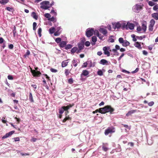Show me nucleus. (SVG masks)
I'll return each instance as SVG.
<instances>
[{"instance_id": "obj_24", "label": "nucleus", "mask_w": 158, "mask_h": 158, "mask_svg": "<svg viewBox=\"0 0 158 158\" xmlns=\"http://www.w3.org/2000/svg\"><path fill=\"white\" fill-rule=\"evenodd\" d=\"M145 23H146V22H145ZM142 28L144 32H145L147 29V26L146 23L145 24V23H142Z\"/></svg>"}, {"instance_id": "obj_28", "label": "nucleus", "mask_w": 158, "mask_h": 158, "mask_svg": "<svg viewBox=\"0 0 158 158\" xmlns=\"http://www.w3.org/2000/svg\"><path fill=\"white\" fill-rule=\"evenodd\" d=\"M67 61V60H64L62 62L61 66L62 67H65L67 65L68 62Z\"/></svg>"}, {"instance_id": "obj_60", "label": "nucleus", "mask_w": 158, "mask_h": 158, "mask_svg": "<svg viewBox=\"0 0 158 158\" xmlns=\"http://www.w3.org/2000/svg\"><path fill=\"white\" fill-rule=\"evenodd\" d=\"M8 79L10 80H12L13 79V77L12 75H9L7 77Z\"/></svg>"}, {"instance_id": "obj_37", "label": "nucleus", "mask_w": 158, "mask_h": 158, "mask_svg": "<svg viewBox=\"0 0 158 158\" xmlns=\"http://www.w3.org/2000/svg\"><path fill=\"white\" fill-rule=\"evenodd\" d=\"M44 16L47 18L48 19V20H49L51 16L50 15L49 13H46L44 14Z\"/></svg>"}, {"instance_id": "obj_3", "label": "nucleus", "mask_w": 158, "mask_h": 158, "mask_svg": "<svg viewBox=\"0 0 158 158\" xmlns=\"http://www.w3.org/2000/svg\"><path fill=\"white\" fill-rule=\"evenodd\" d=\"M41 5L40 8L44 10H48L49 8V2L48 1H45L42 2L40 3Z\"/></svg>"}, {"instance_id": "obj_9", "label": "nucleus", "mask_w": 158, "mask_h": 158, "mask_svg": "<svg viewBox=\"0 0 158 158\" xmlns=\"http://www.w3.org/2000/svg\"><path fill=\"white\" fill-rule=\"evenodd\" d=\"M110 48L109 47H104L103 48V50L104 51V52L105 55H106L107 56H110V53L109 51Z\"/></svg>"}, {"instance_id": "obj_51", "label": "nucleus", "mask_w": 158, "mask_h": 158, "mask_svg": "<svg viewBox=\"0 0 158 158\" xmlns=\"http://www.w3.org/2000/svg\"><path fill=\"white\" fill-rule=\"evenodd\" d=\"M61 28L60 27H57L56 28V31L60 32V33H61L62 30H61Z\"/></svg>"}, {"instance_id": "obj_43", "label": "nucleus", "mask_w": 158, "mask_h": 158, "mask_svg": "<svg viewBox=\"0 0 158 158\" xmlns=\"http://www.w3.org/2000/svg\"><path fill=\"white\" fill-rule=\"evenodd\" d=\"M37 26V23L36 22H34L33 24V30L34 31H35L36 29V26Z\"/></svg>"}, {"instance_id": "obj_62", "label": "nucleus", "mask_w": 158, "mask_h": 158, "mask_svg": "<svg viewBox=\"0 0 158 158\" xmlns=\"http://www.w3.org/2000/svg\"><path fill=\"white\" fill-rule=\"evenodd\" d=\"M114 41V40L113 38H110L108 40V42H109L113 43Z\"/></svg>"}, {"instance_id": "obj_58", "label": "nucleus", "mask_w": 158, "mask_h": 158, "mask_svg": "<svg viewBox=\"0 0 158 158\" xmlns=\"http://www.w3.org/2000/svg\"><path fill=\"white\" fill-rule=\"evenodd\" d=\"M85 44L86 46L88 47L90 45V43L88 41H87L85 43Z\"/></svg>"}, {"instance_id": "obj_54", "label": "nucleus", "mask_w": 158, "mask_h": 158, "mask_svg": "<svg viewBox=\"0 0 158 158\" xmlns=\"http://www.w3.org/2000/svg\"><path fill=\"white\" fill-rule=\"evenodd\" d=\"M2 122L3 123H6L7 121L5 118L4 117H2Z\"/></svg>"}, {"instance_id": "obj_53", "label": "nucleus", "mask_w": 158, "mask_h": 158, "mask_svg": "<svg viewBox=\"0 0 158 158\" xmlns=\"http://www.w3.org/2000/svg\"><path fill=\"white\" fill-rule=\"evenodd\" d=\"M14 139L15 141H19L20 140V139L19 137H15L13 138Z\"/></svg>"}, {"instance_id": "obj_22", "label": "nucleus", "mask_w": 158, "mask_h": 158, "mask_svg": "<svg viewBox=\"0 0 158 158\" xmlns=\"http://www.w3.org/2000/svg\"><path fill=\"white\" fill-rule=\"evenodd\" d=\"M121 27L122 29H123L125 28L126 29L127 28V24L126 23L124 22H122L120 23Z\"/></svg>"}, {"instance_id": "obj_14", "label": "nucleus", "mask_w": 158, "mask_h": 158, "mask_svg": "<svg viewBox=\"0 0 158 158\" xmlns=\"http://www.w3.org/2000/svg\"><path fill=\"white\" fill-rule=\"evenodd\" d=\"M113 25L114 30L116 28L119 29L121 27L120 23L119 22L113 24Z\"/></svg>"}, {"instance_id": "obj_45", "label": "nucleus", "mask_w": 158, "mask_h": 158, "mask_svg": "<svg viewBox=\"0 0 158 158\" xmlns=\"http://www.w3.org/2000/svg\"><path fill=\"white\" fill-rule=\"evenodd\" d=\"M16 27H14V29L13 31V36L14 37H15L16 36Z\"/></svg>"}, {"instance_id": "obj_48", "label": "nucleus", "mask_w": 158, "mask_h": 158, "mask_svg": "<svg viewBox=\"0 0 158 158\" xmlns=\"http://www.w3.org/2000/svg\"><path fill=\"white\" fill-rule=\"evenodd\" d=\"M97 36L101 40H103V38L104 37V36L103 35H102L101 34L99 33V35H97Z\"/></svg>"}, {"instance_id": "obj_55", "label": "nucleus", "mask_w": 158, "mask_h": 158, "mask_svg": "<svg viewBox=\"0 0 158 158\" xmlns=\"http://www.w3.org/2000/svg\"><path fill=\"white\" fill-rule=\"evenodd\" d=\"M50 71L51 72L53 73H56L57 72V70L53 68L50 69Z\"/></svg>"}, {"instance_id": "obj_30", "label": "nucleus", "mask_w": 158, "mask_h": 158, "mask_svg": "<svg viewBox=\"0 0 158 158\" xmlns=\"http://www.w3.org/2000/svg\"><path fill=\"white\" fill-rule=\"evenodd\" d=\"M97 74L100 76H102L103 75V73L101 69H98L97 71Z\"/></svg>"}, {"instance_id": "obj_64", "label": "nucleus", "mask_w": 158, "mask_h": 158, "mask_svg": "<svg viewBox=\"0 0 158 158\" xmlns=\"http://www.w3.org/2000/svg\"><path fill=\"white\" fill-rule=\"evenodd\" d=\"M60 33V32H58L57 31H56L54 33V35L55 36H57L59 35Z\"/></svg>"}, {"instance_id": "obj_5", "label": "nucleus", "mask_w": 158, "mask_h": 158, "mask_svg": "<svg viewBox=\"0 0 158 158\" xmlns=\"http://www.w3.org/2000/svg\"><path fill=\"white\" fill-rule=\"evenodd\" d=\"M118 41L120 44H122L123 47H127L130 44V43L126 40H123V38L120 37L118 39Z\"/></svg>"}, {"instance_id": "obj_33", "label": "nucleus", "mask_w": 158, "mask_h": 158, "mask_svg": "<svg viewBox=\"0 0 158 158\" xmlns=\"http://www.w3.org/2000/svg\"><path fill=\"white\" fill-rule=\"evenodd\" d=\"M120 47L118 45H116L115 46V48L112 49V51L116 52V50H119L120 49Z\"/></svg>"}, {"instance_id": "obj_27", "label": "nucleus", "mask_w": 158, "mask_h": 158, "mask_svg": "<svg viewBox=\"0 0 158 158\" xmlns=\"http://www.w3.org/2000/svg\"><path fill=\"white\" fill-rule=\"evenodd\" d=\"M31 16L35 19L37 20L38 19V16L36 15V13L34 12H33L31 14Z\"/></svg>"}, {"instance_id": "obj_49", "label": "nucleus", "mask_w": 158, "mask_h": 158, "mask_svg": "<svg viewBox=\"0 0 158 158\" xmlns=\"http://www.w3.org/2000/svg\"><path fill=\"white\" fill-rule=\"evenodd\" d=\"M157 9H158V4L155 5L153 7V10H154L156 11Z\"/></svg>"}, {"instance_id": "obj_50", "label": "nucleus", "mask_w": 158, "mask_h": 158, "mask_svg": "<svg viewBox=\"0 0 158 158\" xmlns=\"http://www.w3.org/2000/svg\"><path fill=\"white\" fill-rule=\"evenodd\" d=\"M154 26L149 25L148 27V30L149 31H152L153 30Z\"/></svg>"}, {"instance_id": "obj_19", "label": "nucleus", "mask_w": 158, "mask_h": 158, "mask_svg": "<svg viewBox=\"0 0 158 158\" xmlns=\"http://www.w3.org/2000/svg\"><path fill=\"white\" fill-rule=\"evenodd\" d=\"M92 41L93 42V43H91L92 45H94L95 44V43L97 41V38L95 36H93L92 38Z\"/></svg>"}, {"instance_id": "obj_16", "label": "nucleus", "mask_w": 158, "mask_h": 158, "mask_svg": "<svg viewBox=\"0 0 158 158\" xmlns=\"http://www.w3.org/2000/svg\"><path fill=\"white\" fill-rule=\"evenodd\" d=\"M99 31L100 32L102 33L104 35H106L107 33V30L104 28H100L99 29Z\"/></svg>"}, {"instance_id": "obj_31", "label": "nucleus", "mask_w": 158, "mask_h": 158, "mask_svg": "<svg viewBox=\"0 0 158 158\" xmlns=\"http://www.w3.org/2000/svg\"><path fill=\"white\" fill-rule=\"evenodd\" d=\"M6 9L9 11L12 12H13L14 10V9L12 7H6Z\"/></svg>"}, {"instance_id": "obj_2", "label": "nucleus", "mask_w": 158, "mask_h": 158, "mask_svg": "<svg viewBox=\"0 0 158 158\" xmlns=\"http://www.w3.org/2000/svg\"><path fill=\"white\" fill-rule=\"evenodd\" d=\"M99 113L104 114L107 112H110V114H112L114 111V109L110 106H106L103 108H99Z\"/></svg>"}, {"instance_id": "obj_52", "label": "nucleus", "mask_w": 158, "mask_h": 158, "mask_svg": "<svg viewBox=\"0 0 158 158\" xmlns=\"http://www.w3.org/2000/svg\"><path fill=\"white\" fill-rule=\"evenodd\" d=\"M68 82L70 84H72L73 82V78H70L68 80Z\"/></svg>"}, {"instance_id": "obj_36", "label": "nucleus", "mask_w": 158, "mask_h": 158, "mask_svg": "<svg viewBox=\"0 0 158 158\" xmlns=\"http://www.w3.org/2000/svg\"><path fill=\"white\" fill-rule=\"evenodd\" d=\"M72 62L74 67H76L77 66V60H76L74 59L72 61Z\"/></svg>"}, {"instance_id": "obj_61", "label": "nucleus", "mask_w": 158, "mask_h": 158, "mask_svg": "<svg viewBox=\"0 0 158 158\" xmlns=\"http://www.w3.org/2000/svg\"><path fill=\"white\" fill-rule=\"evenodd\" d=\"M8 48L10 49H12L13 48L14 45L13 44H9L8 46Z\"/></svg>"}, {"instance_id": "obj_4", "label": "nucleus", "mask_w": 158, "mask_h": 158, "mask_svg": "<svg viewBox=\"0 0 158 158\" xmlns=\"http://www.w3.org/2000/svg\"><path fill=\"white\" fill-rule=\"evenodd\" d=\"M142 5L137 4L133 7L132 10L135 12L138 13L142 9Z\"/></svg>"}, {"instance_id": "obj_46", "label": "nucleus", "mask_w": 158, "mask_h": 158, "mask_svg": "<svg viewBox=\"0 0 158 158\" xmlns=\"http://www.w3.org/2000/svg\"><path fill=\"white\" fill-rule=\"evenodd\" d=\"M148 5L151 6H153L155 5V3L153 2L150 1L148 2Z\"/></svg>"}, {"instance_id": "obj_39", "label": "nucleus", "mask_w": 158, "mask_h": 158, "mask_svg": "<svg viewBox=\"0 0 158 158\" xmlns=\"http://www.w3.org/2000/svg\"><path fill=\"white\" fill-rule=\"evenodd\" d=\"M145 37V35H143L140 36H136V38L139 40H142Z\"/></svg>"}, {"instance_id": "obj_6", "label": "nucleus", "mask_w": 158, "mask_h": 158, "mask_svg": "<svg viewBox=\"0 0 158 158\" xmlns=\"http://www.w3.org/2000/svg\"><path fill=\"white\" fill-rule=\"evenodd\" d=\"M35 70H31V72L32 74V75L34 77H39L40 76V75L41 74V72L38 71L39 69L37 67L35 68Z\"/></svg>"}, {"instance_id": "obj_34", "label": "nucleus", "mask_w": 158, "mask_h": 158, "mask_svg": "<svg viewBox=\"0 0 158 158\" xmlns=\"http://www.w3.org/2000/svg\"><path fill=\"white\" fill-rule=\"evenodd\" d=\"M150 24L149 25L154 26L155 24V20L154 19H152L150 20Z\"/></svg>"}, {"instance_id": "obj_21", "label": "nucleus", "mask_w": 158, "mask_h": 158, "mask_svg": "<svg viewBox=\"0 0 158 158\" xmlns=\"http://www.w3.org/2000/svg\"><path fill=\"white\" fill-rule=\"evenodd\" d=\"M77 50V47H74L71 50V54H73Z\"/></svg>"}, {"instance_id": "obj_8", "label": "nucleus", "mask_w": 158, "mask_h": 158, "mask_svg": "<svg viewBox=\"0 0 158 158\" xmlns=\"http://www.w3.org/2000/svg\"><path fill=\"white\" fill-rule=\"evenodd\" d=\"M114 128H108L105 131V134L106 135L109 134H112L115 132Z\"/></svg>"}, {"instance_id": "obj_41", "label": "nucleus", "mask_w": 158, "mask_h": 158, "mask_svg": "<svg viewBox=\"0 0 158 158\" xmlns=\"http://www.w3.org/2000/svg\"><path fill=\"white\" fill-rule=\"evenodd\" d=\"M93 33L94 35H96L97 36V35H98L99 33L98 30L97 29L94 30Z\"/></svg>"}, {"instance_id": "obj_11", "label": "nucleus", "mask_w": 158, "mask_h": 158, "mask_svg": "<svg viewBox=\"0 0 158 158\" xmlns=\"http://www.w3.org/2000/svg\"><path fill=\"white\" fill-rule=\"evenodd\" d=\"M134 25L132 23H130L129 22H127V28L126 29L128 28L130 30H133L134 28Z\"/></svg>"}, {"instance_id": "obj_1", "label": "nucleus", "mask_w": 158, "mask_h": 158, "mask_svg": "<svg viewBox=\"0 0 158 158\" xmlns=\"http://www.w3.org/2000/svg\"><path fill=\"white\" fill-rule=\"evenodd\" d=\"M72 106L73 105L70 104L66 106H62L59 109V113L60 114H61L64 113V111H65V113L66 116L65 118L63 120V123L65 122L67 120H70L71 119V118L69 116H67V115L69 113V111L68 110L70 108L72 107Z\"/></svg>"}, {"instance_id": "obj_15", "label": "nucleus", "mask_w": 158, "mask_h": 158, "mask_svg": "<svg viewBox=\"0 0 158 158\" xmlns=\"http://www.w3.org/2000/svg\"><path fill=\"white\" fill-rule=\"evenodd\" d=\"M89 74V72L87 70H83V71H82V72L81 74V78L83 76H86L88 75Z\"/></svg>"}, {"instance_id": "obj_40", "label": "nucleus", "mask_w": 158, "mask_h": 158, "mask_svg": "<svg viewBox=\"0 0 158 158\" xmlns=\"http://www.w3.org/2000/svg\"><path fill=\"white\" fill-rule=\"evenodd\" d=\"M30 54V52L29 50H27V52L24 55V56L25 57H26L27 56H29Z\"/></svg>"}, {"instance_id": "obj_59", "label": "nucleus", "mask_w": 158, "mask_h": 158, "mask_svg": "<svg viewBox=\"0 0 158 158\" xmlns=\"http://www.w3.org/2000/svg\"><path fill=\"white\" fill-rule=\"evenodd\" d=\"M122 125H123L124 127H125L126 128L128 129L129 130L130 129V128H131L130 127H129L128 125H126V124H122Z\"/></svg>"}, {"instance_id": "obj_35", "label": "nucleus", "mask_w": 158, "mask_h": 158, "mask_svg": "<svg viewBox=\"0 0 158 158\" xmlns=\"http://www.w3.org/2000/svg\"><path fill=\"white\" fill-rule=\"evenodd\" d=\"M61 39L60 38H57L55 40V41L57 43H60L62 41Z\"/></svg>"}, {"instance_id": "obj_29", "label": "nucleus", "mask_w": 158, "mask_h": 158, "mask_svg": "<svg viewBox=\"0 0 158 158\" xmlns=\"http://www.w3.org/2000/svg\"><path fill=\"white\" fill-rule=\"evenodd\" d=\"M29 99L30 101L31 102H33L34 101L32 97V94L31 92H30L29 93Z\"/></svg>"}, {"instance_id": "obj_47", "label": "nucleus", "mask_w": 158, "mask_h": 158, "mask_svg": "<svg viewBox=\"0 0 158 158\" xmlns=\"http://www.w3.org/2000/svg\"><path fill=\"white\" fill-rule=\"evenodd\" d=\"M102 149L105 152H106L108 150V148L105 147L104 146H103L102 147Z\"/></svg>"}, {"instance_id": "obj_17", "label": "nucleus", "mask_w": 158, "mask_h": 158, "mask_svg": "<svg viewBox=\"0 0 158 158\" xmlns=\"http://www.w3.org/2000/svg\"><path fill=\"white\" fill-rule=\"evenodd\" d=\"M134 45L135 47L139 49H141L142 48L140 42H135V43Z\"/></svg>"}, {"instance_id": "obj_38", "label": "nucleus", "mask_w": 158, "mask_h": 158, "mask_svg": "<svg viewBox=\"0 0 158 158\" xmlns=\"http://www.w3.org/2000/svg\"><path fill=\"white\" fill-rule=\"evenodd\" d=\"M135 35L132 34L131 35V37L132 38V40L134 42H136L137 40V38H135Z\"/></svg>"}, {"instance_id": "obj_57", "label": "nucleus", "mask_w": 158, "mask_h": 158, "mask_svg": "<svg viewBox=\"0 0 158 158\" xmlns=\"http://www.w3.org/2000/svg\"><path fill=\"white\" fill-rule=\"evenodd\" d=\"M69 71L68 69H65V75L66 76H67L69 75Z\"/></svg>"}, {"instance_id": "obj_7", "label": "nucleus", "mask_w": 158, "mask_h": 158, "mask_svg": "<svg viewBox=\"0 0 158 158\" xmlns=\"http://www.w3.org/2000/svg\"><path fill=\"white\" fill-rule=\"evenodd\" d=\"M94 31V29L93 28H88L87 29L86 31V35L88 37H89L92 36Z\"/></svg>"}, {"instance_id": "obj_10", "label": "nucleus", "mask_w": 158, "mask_h": 158, "mask_svg": "<svg viewBox=\"0 0 158 158\" xmlns=\"http://www.w3.org/2000/svg\"><path fill=\"white\" fill-rule=\"evenodd\" d=\"M15 131H12L6 133L4 135L2 138V139H5L10 137L13 134L15 133Z\"/></svg>"}, {"instance_id": "obj_63", "label": "nucleus", "mask_w": 158, "mask_h": 158, "mask_svg": "<svg viewBox=\"0 0 158 158\" xmlns=\"http://www.w3.org/2000/svg\"><path fill=\"white\" fill-rule=\"evenodd\" d=\"M37 140V139L34 137H32L31 139V142H35Z\"/></svg>"}, {"instance_id": "obj_18", "label": "nucleus", "mask_w": 158, "mask_h": 158, "mask_svg": "<svg viewBox=\"0 0 158 158\" xmlns=\"http://www.w3.org/2000/svg\"><path fill=\"white\" fill-rule=\"evenodd\" d=\"M66 44V41H62L59 44V46L60 48H64L65 47Z\"/></svg>"}, {"instance_id": "obj_23", "label": "nucleus", "mask_w": 158, "mask_h": 158, "mask_svg": "<svg viewBox=\"0 0 158 158\" xmlns=\"http://www.w3.org/2000/svg\"><path fill=\"white\" fill-rule=\"evenodd\" d=\"M9 0H0V3L1 4L4 5L9 2Z\"/></svg>"}, {"instance_id": "obj_42", "label": "nucleus", "mask_w": 158, "mask_h": 158, "mask_svg": "<svg viewBox=\"0 0 158 158\" xmlns=\"http://www.w3.org/2000/svg\"><path fill=\"white\" fill-rule=\"evenodd\" d=\"M52 8L53 9L51 10L50 13L51 14H53L54 15L56 16L57 15V13L54 11V10H53L54 8L53 7Z\"/></svg>"}, {"instance_id": "obj_32", "label": "nucleus", "mask_w": 158, "mask_h": 158, "mask_svg": "<svg viewBox=\"0 0 158 158\" xmlns=\"http://www.w3.org/2000/svg\"><path fill=\"white\" fill-rule=\"evenodd\" d=\"M48 20L52 21L53 22H55L56 21V18H55L53 16L52 17H50Z\"/></svg>"}, {"instance_id": "obj_56", "label": "nucleus", "mask_w": 158, "mask_h": 158, "mask_svg": "<svg viewBox=\"0 0 158 158\" xmlns=\"http://www.w3.org/2000/svg\"><path fill=\"white\" fill-rule=\"evenodd\" d=\"M154 104V102L153 101H151L148 103V105L150 106H152Z\"/></svg>"}, {"instance_id": "obj_44", "label": "nucleus", "mask_w": 158, "mask_h": 158, "mask_svg": "<svg viewBox=\"0 0 158 158\" xmlns=\"http://www.w3.org/2000/svg\"><path fill=\"white\" fill-rule=\"evenodd\" d=\"M42 31V29L41 28H40L38 30V34L40 37L41 36V32Z\"/></svg>"}, {"instance_id": "obj_13", "label": "nucleus", "mask_w": 158, "mask_h": 158, "mask_svg": "<svg viewBox=\"0 0 158 158\" xmlns=\"http://www.w3.org/2000/svg\"><path fill=\"white\" fill-rule=\"evenodd\" d=\"M84 41L82 40L78 43V49H79L80 50L83 49L84 48Z\"/></svg>"}, {"instance_id": "obj_26", "label": "nucleus", "mask_w": 158, "mask_h": 158, "mask_svg": "<svg viewBox=\"0 0 158 158\" xmlns=\"http://www.w3.org/2000/svg\"><path fill=\"white\" fill-rule=\"evenodd\" d=\"M55 30V28L52 27L49 29V32L50 34H52L54 33Z\"/></svg>"}, {"instance_id": "obj_12", "label": "nucleus", "mask_w": 158, "mask_h": 158, "mask_svg": "<svg viewBox=\"0 0 158 158\" xmlns=\"http://www.w3.org/2000/svg\"><path fill=\"white\" fill-rule=\"evenodd\" d=\"M99 63L101 64L104 65H105V64L108 65H109L110 64V62H109L107 60H106L105 59H102L100 61Z\"/></svg>"}, {"instance_id": "obj_25", "label": "nucleus", "mask_w": 158, "mask_h": 158, "mask_svg": "<svg viewBox=\"0 0 158 158\" xmlns=\"http://www.w3.org/2000/svg\"><path fill=\"white\" fill-rule=\"evenodd\" d=\"M73 47V45L71 44H66V45L65 47V49L66 50L69 49Z\"/></svg>"}, {"instance_id": "obj_20", "label": "nucleus", "mask_w": 158, "mask_h": 158, "mask_svg": "<svg viewBox=\"0 0 158 158\" xmlns=\"http://www.w3.org/2000/svg\"><path fill=\"white\" fill-rule=\"evenodd\" d=\"M136 111V110H131L128 112V113L126 114V116H128L131 115V114L135 113Z\"/></svg>"}]
</instances>
